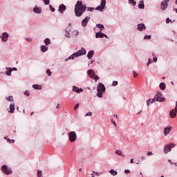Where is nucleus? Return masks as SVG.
I'll use <instances>...</instances> for the list:
<instances>
[{"instance_id": "1", "label": "nucleus", "mask_w": 177, "mask_h": 177, "mask_svg": "<svg viewBox=\"0 0 177 177\" xmlns=\"http://www.w3.org/2000/svg\"><path fill=\"white\" fill-rule=\"evenodd\" d=\"M86 10V6L82 5V1H77L75 6V15L77 17H81Z\"/></svg>"}, {"instance_id": "2", "label": "nucleus", "mask_w": 177, "mask_h": 177, "mask_svg": "<svg viewBox=\"0 0 177 177\" xmlns=\"http://www.w3.org/2000/svg\"><path fill=\"white\" fill-rule=\"evenodd\" d=\"M85 55H86V50L82 47L80 50H77L76 53H74L71 56L66 58L65 62H68V60H74V59L80 57V56H84Z\"/></svg>"}, {"instance_id": "3", "label": "nucleus", "mask_w": 177, "mask_h": 177, "mask_svg": "<svg viewBox=\"0 0 177 177\" xmlns=\"http://www.w3.org/2000/svg\"><path fill=\"white\" fill-rule=\"evenodd\" d=\"M97 97H103V93L106 92V86L102 83L97 85Z\"/></svg>"}, {"instance_id": "4", "label": "nucleus", "mask_w": 177, "mask_h": 177, "mask_svg": "<svg viewBox=\"0 0 177 177\" xmlns=\"http://www.w3.org/2000/svg\"><path fill=\"white\" fill-rule=\"evenodd\" d=\"M1 172H3L4 175L9 176L13 174V170L12 169V167H9L6 165H3V166H1Z\"/></svg>"}, {"instance_id": "5", "label": "nucleus", "mask_w": 177, "mask_h": 177, "mask_svg": "<svg viewBox=\"0 0 177 177\" xmlns=\"http://www.w3.org/2000/svg\"><path fill=\"white\" fill-rule=\"evenodd\" d=\"M153 99H155L156 102H160V103L165 102V97L162 95V93L160 91L156 92Z\"/></svg>"}, {"instance_id": "6", "label": "nucleus", "mask_w": 177, "mask_h": 177, "mask_svg": "<svg viewBox=\"0 0 177 177\" xmlns=\"http://www.w3.org/2000/svg\"><path fill=\"white\" fill-rule=\"evenodd\" d=\"M106 0H101L100 5L95 8V10H99V12H104L105 9H107L106 7Z\"/></svg>"}, {"instance_id": "7", "label": "nucleus", "mask_w": 177, "mask_h": 177, "mask_svg": "<svg viewBox=\"0 0 177 177\" xmlns=\"http://www.w3.org/2000/svg\"><path fill=\"white\" fill-rule=\"evenodd\" d=\"M68 136L69 138V142L74 143L77 140V133L75 131H71L68 133Z\"/></svg>"}, {"instance_id": "8", "label": "nucleus", "mask_w": 177, "mask_h": 177, "mask_svg": "<svg viewBox=\"0 0 177 177\" xmlns=\"http://www.w3.org/2000/svg\"><path fill=\"white\" fill-rule=\"evenodd\" d=\"M174 147H175L174 143H170V144L166 145L164 147V153L168 154V153H169L171 149H174Z\"/></svg>"}, {"instance_id": "9", "label": "nucleus", "mask_w": 177, "mask_h": 177, "mask_svg": "<svg viewBox=\"0 0 177 177\" xmlns=\"http://www.w3.org/2000/svg\"><path fill=\"white\" fill-rule=\"evenodd\" d=\"M71 33L73 34L71 31V24H69L68 26L65 29V37L66 38H71Z\"/></svg>"}, {"instance_id": "10", "label": "nucleus", "mask_w": 177, "mask_h": 177, "mask_svg": "<svg viewBox=\"0 0 177 177\" xmlns=\"http://www.w3.org/2000/svg\"><path fill=\"white\" fill-rule=\"evenodd\" d=\"M172 126H167L163 129V135L164 136H168L169 135L171 131H172Z\"/></svg>"}, {"instance_id": "11", "label": "nucleus", "mask_w": 177, "mask_h": 177, "mask_svg": "<svg viewBox=\"0 0 177 177\" xmlns=\"http://www.w3.org/2000/svg\"><path fill=\"white\" fill-rule=\"evenodd\" d=\"M168 2H169V0H164L161 1V3H160L161 10H165L167 8H168Z\"/></svg>"}, {"instance_id": "12", "label": "nucleus", "mask_w": 177, "mask_h": 177, "mask_svg": "<svg viewBox=\"0 0 177 177\" xmlns=\"http://www.w3.org/2000/svg\"><path fill=\"white\" fill-rule=\"evenodd\" d=\"M106 38L109 39L107 35L102 32V31L97 32L95 33V38Z\"/></svg>"}, {"instance_id": "13", "label": "nucleus", "mask_w": 177, "mask_h": 177, "mask_svg": "<svg viewBox=\"0 0 177 177\" xmlns=\"http://www.w3.org/2000/svg\"><path fill=\"white\" fill-rule=\"evenodd\" d=\"M89 20H91V17H86L82 21V27H86L88 26V23H89Z\"/></svg>"}, {"instance_id": "14", "label": "nucleus", "mask_w": 177, "mask_h": 177, "mask_svg": "<svg viewBox=\"0 0 177 177\" xmlns=\"http://www.w3.org/2000/svg\"><path fill=\"white\" fill-rule=\"evenodd\" d=\"M66 9H67V7H66V5L62 3V4L59 5L58 10H59V13L63 15V13H64V12H66Z\"/></svg>"}, {"instance_id": "15", "label": "nucleus", "mask_w": 177, "mask_h": 177, "mask_svg": "<svg viewBox=\"0 0 177 177\" xmlns=\"http://www.w3.org/2000/svg\"><path fill=\"white\" fill-rule=\"evenodd\" d=\"M8 39H9V34L6 32H4L1 35V41H3V42H6Z\"/></svg>"}, {"instance_id": "16", "label": "nucleus", "mask_w": 177, "mask_h": 177, "mask_svg": "<svg viewBox=\"0 0 177 177\" xmlns=\"http://www.w3.org/2000/svg\"><path fill=\"white\" fill-rule=\"evenodd\" d=\"M73 92H75L76 93H82V92H84V89L78 88L76 86H73Z\"/></svg>"}, {"instance_id": "17", "label": "nucleus", "mask_w": 177, "mask_h": 177, "mask_svg": "<svg viewBox=\"0 0 177 177\" xmlns=\"http://www.w3.org/2000/svg\"><path fill=\"white\" fill-rule=\"evenodd\" d=\"M138 31H143V30H146V25L145 24H139L137 27Z\"/></svg>"}, {"instance_id": "18", "label": "nucleus", "mask_w": 177, "mask_h": 177, "mask_svg": "<svg viewBox=\"0 0 177 177\" xmlns=\"http://www.w3.org/2000/svg\"><path fill=\"white\" fill-rule=\"evenodd\" d=\"M87 74L90 78H93L95 75V71L93 69H89L87 71Z\"/></svg>"}, {"instance_id": "19", "label": "nucleus", "mask_w": 177, "mask_h": 177, "mask_svg": "<svg viewBox=\"0 0 177 177\" xmlns=\"http://www.w3.org/2000/svg\"><path fill=\"white\" fill-rule=\"evenodd\" d=\"M33 12L34 13H37V15H41V13H42V9L38 8V6H35L33 8Z\"/></svg>"}, {"instance_id": "20", "label": "nucleus", "mask_w": 177, "mask_h": 177, "mask_svg": "<svg viewBox=\"0 0 177 177\" xmlns=\"http://www.w3.org/2000/svg\"><path fill=\"white\" fill-rule=\"evenodd\" d=\"M15 102L11 103L10 104V110H8V113H15V110H16V108L15 107Z\"/></svg>"}, {"instance_id": "21", "label": "nucleus", "mask_w": 177, "mask_h": 177, "mask_svg": "<svg viewBox=\"0 0 177 177\" xmlns=\"http://www.w3.org/2000/svg\"><path fill=\"white\" fill-rule=\"evenodd\" d=\"M93 55H95V51L93 50H91L88 52L87 57H88V60H91V59H92V57H93Z\"/></svg>"}, {"instance_id": "22", "label": "nucleus", "mask_w": 177, "mask_h": 177, "mask_svg": "<svg viewBox=\"0 0 177 177\" xmlns=\"http://www.w3.org/2000/svg\"><path fill=\"white\" fill-rule=\"evenodd\" d=\"M176 111L175 109H171L169 112V115L171 118H175L176 117Z\"/></svg>"}, {"instance_id": "23", "label": "nucleus", "mask_w": 177, "mask_h": 177, "mask_svg": "<svg viewBox=\"0 0 177 177\" xmlns=\"http://www.w3.org/2000/svg\"><path fill=\"white\" fill-rule=\"evenodd\" d=\"M159 88L161 91H165V88H167V85L165 82H161L159 84Z\"/></svg>"}, {"instance_id": "24", "label": "nucleus", "mask_w": 177, "mask_h": 177, "mask_svg": "<svg viewBox=\"0 0 177 177\" xmlns=\"http://www.w3.org/2000/svg\"><path fill=\"white\" fill-rule=\"evenodd\" d=\"M32 88L36 89L37 91H41V89H42V86L39 84H33Z\"/></svg>"}, {"instance_id": "25", "label": "nucleus", "mask_w": 177, "mask_h": 177, "mask_svg": "<svg viewBox=\"0 0 177 177\" xmlns=\"http://www.w3.org/2000/svg\"><path fill=\"white\" fill-rule=\"evenodd\" d=\"M3 139H5L6 140H7V142L8 143H10V144H11V143H15V140H14V139H10L9 138V137H8V136H5V137H3Z\"/></svg>"}, {"instance_id": "26", "label": "nucleus", "mask_w": 177, "mask_h": 177, "mask_svg": "<svg viewBox=\"0 0 177 177\" xmlns=\"http://www.w3.org/2000/svg\"><path fill=\"white\" fill-rule=\"evenodd\" d=\"M40 49H41V52L45 53V52H48V46H46L45 45H41L40 46Z\"/></svg>"}, {"instance_id": "27", "label": "nucleus", "mask_w": 177, "mask_h": 177, "mask_svg": "<svg viewBox=\"0 0 177 177\" xmlns=\"http://www.w3.org/2000/svg\"><path fill=\"white\" fill-rule=\"evenodd\" d=\"M156 102V100L154 98H149L147 101V106H149L150 104H153V103Z\"/></svg>"}, {"instance_id": "28", "label": "nucleus", "mask_w": 177, "mask_h": 177, "mask_svg": "<svg viewBox=\"0 0 177 177\" xmlns=\"http://www.w3.org/2000/svg\"><path fill=\"white\" fill-rule=\"evenodd\" d=\"M96 28H100V31H103V30H104V25L102 24H97Z\"/></svg>"}, {"instance_id": "29", "label": "nucleus", "mask_w": 177, "mask_h": 177, "mask_svg": "<svg viewBox=\"0 0 177 177\" xmlns=\"http://www.w3.org/2000/svg\"><path fill=\"white\" fill-rule=\"evenodd\" d=\"M6 70H8V71H6V75H8V76L12 75V68L6 67Z\"/></svg>"}, {"instance_id": "30", "label": "nucleus", "mask_w": 177, "mask_h": 177, "mask_svg": "<svg viewBox=\"0 0 177 177\" xmlns=\"http://www.w3.org/2000/svg\"><path fill=\"white\" fill-rule=\"evenodd\" d=\"M46 46H48V45H50V44H52V42L50 41V39L49 38H46L44 41Z\"/></svg>"}, {"instance_id": "31", "label": "nucleus", "mask_w": 177, "mask_h": 177, "mask_svg": "<svg viewBox=\"0 0 177 177\" xmlns=\"http://www.w3.org/2000/svg\"><path fill=\"white\" fill-rule=\"evenodd\" d=\"M138 8L139 9H145V2L143 1V0L140 1Z\"/></svg>"}, {"instance_id": "32", "label": "nucleus", "mask_w": 177, "mask_h": 177, "mask_svg": "<svg viewBox=\"0 0 177 177\" xmlns=\"http://www.w3.org/2000/svg\"><path fill=\"white\" fill-rule=\"evenodd\" d=\"M115 154H118V156H122V157H125V155L122 154V151L120 150V149H117L115 151Z\"/></svg>"}, {"instance_id": "33", "label": "nucleus", "mask_w": 177, "mask_h": 177, "mask_svg": "<svg viewBox=\"0 0 177 177\" xmlns=\"http://www.w3.org/2000/svg\"><path fill=\"white\" fill-rule=\"evenodd\" d=\"M109 173L111 174V175H113V176H117V174H118L117 171L113 169L109 171Z\"/></svg>"}, {"instance_id": "34", "label": "nucleus", "mask_w": 177, "mask_h": 177, "mask_svg": "<svg viewBox=\"0 0 177 177\" xmlns=\"http://www.w3.org/2000/svg\"><path fill=\"white\" fill-rule=\"evenodd\" d=\"M6 100H8V102H15V98H13V96L10 95L8 97H6Z\"/></svg>"}, {"instance_id": "35", "label": "nucleus", "mask_w": 177, "mask_h": 177, "mask_svg": "<svg viewBox=\"0 0 177 177\" xmlns=\"http://www.w3.org/2000/svg\"><path fill=\"white\" fill-rule=\"evenodd\" d=\"M129 1V3L130 5H132V6H135V5H136V1L135 0H128Z\"/></svg>"}, {"instance_id": "36", "label": "nucleus", "mask_w": 177, "mask_h": 177, "mask_svg": "<svg viewBox=\"0 0 177 177\" xmlns=\"http://www.w3.org/2000/svg\"><path fill=\"white\" fill-rule=\"evenodd\" d=\"M72 34L73 35H75V37H78V34H80V32H78V30H73Z\"/></svg>"}, {"instance_id": "37", "label": "nucleus", "mask_w": 177, "mask_h": 177, "mask_svg": "<svg viewBox=\"0 0 177 177\" xmlns=\"http://www.w3.org/2000/svg\"><path fill=\"white\" fill-rule=\"evenodd\" d=\"M37 177H44L42 176V171L41 170H37Z\"/></svg>"}, {"instance_id": "38", "label": "nucleus", "mask_w": 177, "mask_h": 177, "mask_svg": "<svg viewBox=\"0 0 177 177\" xmlns=\"http://www.w3.org/2000/svg\"><path fill=\"white\" fill-rule=\"evenodd\" d=\"M46 73L48 75V77H52V71H50V69H47Z\"/></svg>"}, {"instance_id": "39", "label": "nucleus", "mask_w": 177, "mask_h": 177, "mask_svg": "<svg viewBox=\"0 0 177 177\" xmlns=\"http://www.w3.org/2000/svg\"><path fill=\"white\" fill-rule=\"evenodd\" d=\"M151 63H153V61L151 60V58H149L148 59V62L147 63V67H149V65L151 64Z\"/></svg>"}, {"instance_id": "40", "label": "nucleus", "mask_w": 177, "mask_h": 177, "mask_svg": "<svg viewBox=\"0 0 177 177\" xmlns=\"http://www.w3.org/2000/svg\"><path fill=\"white\" fill-rule=\"evenodd\" d=\"M111 85L112 86H117L118 85V81H113Z\"/></svg>"}, {"instance_id": "41", "label": "nucleus", "mask_w": 177, "mask_h": 177, "mask_svg": "<svg viewBox=\"0 0 177 177\" xmlns=\"http://www.w3.org/2000/svg\"><path fill=\"white\" fill-rule=\"evenodd\" d=\"M43 2L46 5H49V3H50V0H43Z\"/></svg>"}, {"instance_id": "42", "label": "nucleus", "mask_w": 177, "mask_h": 177, "mask_svg": "<svg viewBox=\"0 0 177 177\" xmlns=\"http://www.w3.org/2000/svg\"><path fill=\"white\" fill-rule=\"evenodd\" d=\"M84 117H92V112H88L85 114Z\"/></svg>"}, {"instance_id": "43", "label": "nucleus", "mask_w": 177, "mask_h": 177, "mask_svg": "<svg viewBox=\"0 0 177 177\" xmlns=\"http://www.w3.org/2000/svg\"><path fill=\"white\" fill-rule=\"evenodd\" d=\"M24 95H26V96H30V91L28 90H26L24 92Z\"/></svg>"}, {"instance_id": "44", "label": "nucleus", "mask_w": 177, "mask_h": 177, "mask_svg": "<svg viewBox=\"0 0 177 177\" xmlns=\"http://www.w3.org/2000/svg\"><path fill=\"white\" fill-rule=\"evenodd\" d=\"M87 10H88V12H93V10H95V8L88 7Z\"/></svg>"}, {"instance_id": "45", "label": "nucleus", "mask_w": 177, "mask_h": 177, "mask_svg": "<svg viewBox=\"0 0 177 177\" xmlns=\"http://www.w3.org/2000/svg\"><path fill=\"white\" fill-rule=\"evenodd\" d=\"M144 39H151V35H145Z\"/></svg>"}, {"instance_id": "46", "label": "nucleus", "mask_w": 177, "mask_h": 177, "mask_svg": "<svg viewBox=\"0 0 177 177\" xmlns=\"http://www.w3.org/2000/svg\"><path fill=\"white\" fill-rule=\"evenodd\" d=\"M49 8H50V10H51L52 12H55L56 10V9H55V8L52 6V5H50Z\"/></svg>"}, {"instance_id": "47", "label": "nucleus", "mask_w": 177, "mask_h": 177, "mask_svg": "<svg viewBox=\"0 0 177 177\" xmlns=\"http://www.w3.org/2000/svg\"><path fill=\"white\" fill-rule=\"evenodd\" d=\"M99 78L100 77H99L98 75H95V76L93 77V80H95V81L96 82V81H98Z\"/></svg>"}, {"instance_id": "48", "label": "nucleus", "mask_w": 177, "mask_h": 177, "mask_svg": "<svg viewBox=\"0 0 177 177\" xmlns=\"http://www.w3.org/2000/svg\"><path fill=\"white\" fill-rule=\"evenodd\" d=\"M111 124L114 125V127H117V123H115V121H114V120L111 119Z\"/></svg>"}, {"instance_id": "49", "label": "nucleus", "mask_w": 177, "mask_h": 177, "mask_svg": "<svg viewBox=\"0 0 177 177\" xmlns=\"http://www.w3.org/2000/svg\"><path fill=\"white\" fill-rule=\"evenodd\" d=\"M25 39H26V41H27V42H32V39L30 38V37H27Z\"/></svg>"}, {"instance_id": "50", "label": "nucleus", "mask_w": 177, "mask_h": 177, "mask_svg": "<svg viewBox=\"0 0 177 177\" xmlns=\"http://www.w3.org/2000/svg\"><path fill=\"white\" fill-rule=\"evenodd\" d=\"M153 62H154V63H157V57H154V54H153Z\"/></svg>"}, {"instance_id": "51", "label": "nucleus", "mask_w": 177, "mask_h": 177, "mask_svg": "<svg viewBox=\"0 0 177 177\" xmlns=\"http://www.w3.org/2000/svg\"><path fill=\"white\" fill-rule=\"evenodd\" d=\"M147 156H148L149 157H150V156H153V152H151V151H148V152L147 153Z\"/></svg>"}, {"instance_id": "52", "label": "nucleus", "mask_w": 177, "mask_h": 177, "mask_svg": "<svg viewBox=\"0 0 177 177\" xmlns=\"http://www.w3.org/2000/svg\"><path fill=\"white\" fill-rule=\"evenodd\" d=\"M78 107H80V104H77L75 107H74V110H77Z\"/></svg>"}, {"instance_id": "53", "label": "nucleus", "mask_w": 177, "mask_h": 177, "mask_svg": "<svg viewBox=\"0 0 177 177\" xmlns=\"http://www.w3.org/2000/svg\"><path fill=\"white\" fill-rule=\"evenodd\" d=\"M93 174H95L97 176H100V175L102 174V173H99V172H95V171H93Z\"/></svg>"}, {"instance_id": "54", "label": "nucleus", "mask_w": 177, "mask_h": 177, "mask_svg": "<svg viewBox=\"0 0 177 177\" xmlns=\"http://www.w3.org/2000/svg\"><path fill=\"white\" fill-rule=\"evenodd\" d=\"M138 75H139V74L136 73V71H133V77H134V78H136V77H138Z\"/></svg>"}, {"instance_id": "55", "label": "nucleus", "mask_w": 177, "mask_h": 177, "mask_svg": "<svg viewBox=\"0 0 177 177\" xmlns=\"http://www.w3.org/2000/svg\"><path fill=\"white\" fill-rule=\"evenodd\" d=\"M169 21H171V19H169V18H167V19H166V23H167V24H169Z\"/></svg>"}, {"instance_id": "56", "label": "nucleus", "mask_w": 177, "mask_h": 177, "mask_svg": "<svg viewBox=\"0 0 177 177\" xmlns=\"http://www.w3.org/2000/svg\"><path fill=\"white\" fill-rule=\"evenodd\" d=\"M131 171L129 169L124 170V174H130Z\"/></svg>"}, {"instance_id": "57", "label": "nucleus", "mask_w": 177, "mask_h": 177, "mask_svg": "<svg viewBox=\"0 0 177 177\" xmlns=\"http://www.w3.org/2000/svg\"><path fill=\"white\" fill-rule=\"evenodd\" d=\"M11 70L12 71H17V68L13 67V68H11Z\"/></svg>"}, {"instance_id": "58", "label": "nucleus", "mask_w": 177, "mask_h": 177, "mask_svg": "<svg viewBox=\"0 0 177 177\" xmlns=\"http://www.w3.org/2000/svg\"><path fill=\"white\" fill-rule=\"evenodd\" d=\"M174 110H175V111H176V113H177V101L176 102V106H175Z\"/></svg>"}, {"instance_id": "59", "label": "nucleus", "mask_w": 177, "mask_h": 177, "mask_svg": "<svg viewBox=\"0 0 177 177\" xmlns=\"http://www.w3.org/2000/svg\"><path fill=\"white\" fill-rule=\"evenodd\" d=\"M133 162H133V158H131L130 160V164H133Z\"/></svg>"}, {"instance_id": "60", "label": "nucleus", "mask_w": 177, "mask_h": 177, "mask_svg": "<svg viewBox=\"0 0 177 177\" xmlns=\"http://www.w3.org/2000/svg\"><path fill=\"white\" fill-rule=\"evenodd\" d=\"M92 63H93V61H88V66H91V64H92Z\"/></svg>"}, {"instance_id": "61", "label": "nucleus", "mask_w": 177, "mask_h": 177, "mask_svg": "<svg viewBox=\"0 0 177 177\" xmlns=\"http://www.w3.org/2000/svg\"><path fill=\"white\" fill-rule=\"evenodd\" d=\"M141 160H146V157H145V156H141Z\"/></svg>"}, {"instance_id": "62", "label": "nucleus", "mask_w": 177, "mask_h": 177, "mask_svg": "<svg viewBox=\"0 0 177 177\" xmlns=\"http://www.w3.org/2000/svg\"><path fill=\"white\" fill-rule=\"evenodd\" d=\"M169 162H170V164H174V162H172V160L171 159H169Z\"/></svg>"}, {"instance_id": "63", "label": "nucleus", "mask_w": 177, "mask_h": 177, "mask_svg": "<svg viewBox=\"0 0 177 177\" xmlns=\"http://www.w3.org/2000/svg\"><path fill=\"white\" fill-rule=\"evenodd\" d=\"M57 109H60V106L59 104H58L57 106H56Z\"/></svg>"}, {"instance_id": "64", "label": "nucleus", "mask_w": 177, "mask_h": 177, "mask_svg": "<svg viewBox=\"0 0 177 177\" xmlns=\"http://www.w3.org/2000/svg\"><path fill=\"white\" fill-rule=\"evenodd\" d=\"M174 10H175L176 13H177V8H174Z\"/></svg>"}]
</instances>
